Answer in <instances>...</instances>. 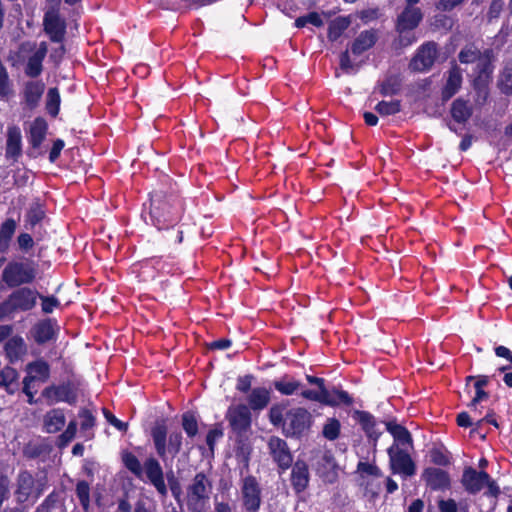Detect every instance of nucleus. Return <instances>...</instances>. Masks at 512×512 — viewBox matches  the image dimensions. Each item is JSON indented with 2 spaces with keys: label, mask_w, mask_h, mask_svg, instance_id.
Segmentation results:
<instances>
[{
  "label": "nucleus",
  "mask_w": 512,
  "mask_h": 512,
  "mask_svg": "<svg viewBox=\"0 0 512 512\" xmlns=\"http://www.w3.org/2000/svg\"><path fill=\"white\" fill-rule=\"evenodd\" d=\"M60 108V94L57 88H50L47 93V110L51 116H57Z\"/></svg>",
  "instance_id": "53"
},
{
  "label": "nucleus",
  "mask_w": 512,
  "mask_h": 512,
  "mask_svg": "<svg viewBox=\"0 0 512 512\" xmlns=\"http://www.w3.org/2000/svg\"><path fill=\"white\" fill-rule=\"evenodd\" d=\"M149 435L157 456L164 463L169 457L171 460L176 458L182 450L183 435L178 430L168 433L166 418L156 419L150 427Z\"/></svg>",
  "instance_id": "5"
},
{
  "label": "nucleus",
  "mask_w": 512,
  "mask_h": 512,
  "mask_svg": "<svg viewBox=\"0 0 512 512\" xmlns=\"http://www.w3.org/2000/svg\"><path fill=\"white\" fill-rule=\"evenodd\" d=\"M12 292L0 302V322L13 319L17 313L33 310L40 293L29 286L12 288Z\"/></svg>",
  "instance_id": "8"
},
{
  "label": "nucleus",
  "mask_w": 512,
  "mask_h": 512,
  "mask_svg": "<svg viewBox=\"0 0 512 512\" xmlns=\"http://www.w3.org/2000/svg\"><path fill=\"white\" fill-rule=\"evenodd\" d=\"M289 401L274 403L268 412L269 422L281 428L286 437L301 439L312 427L313 416L304 407H293L287 410Z\"/></svg>",
  "instance_id": "3"
},
{
  "label": "nucleus",
  "mask_w": 512,
  "mask_h": 512,
  "mask_svg": "<svg viewBox=\"0 0 512 512\" xmlns=\"http://www.w3.org/2000/svg\"><path fill=\"white\" fill-rule=\"evenodd\" d=\"M80 387V380L68 379L59 384L53 383L46 386L41 392V397L50 406L60 402L75 406L78 401Z\"/></svg>",
  "instance_id": "9"
},
{
  "label": "nucleus",
  "mask_w": 512,
  "mask_h": 512,
  "mask_svg": "<svg viewBox=\"0 0 512 512\" xmlns=\"http://www.w3.org/2000/svg\"><path fill=\"white\" fill-rule=\"evenodd\" d=\"M44 217L45 212L43 211L40 204L35 203L31 205L25 215V227L27 229H33L43 220Z\"/></svg>",
  "instance_id": "46"
},
{
  "label": "nucleus",
  "mask_w": 512,
  "mask_h": 512,
  "mask_svg": "<svg viewBox=\"0 0 512 512\" xmlns=\"http://www.w3.org/2000/svg\"><path fill=\"white\" fill-rule=\"evenodd\" d=\"M253 379H254V376L252 374H246L244 376H239L237 378V382H236V390L241 393H244V394L250 392L252 390L251 385H252Z\"/></svg>",
  "instance_id": "63"
},
{
  "label": "nucleus",
  "mask_w": 512,
  "mask_h": 512,
  "mask_svg": "<svg viewBox=\"0 0 512 512\" xmlns=\"http://www.w3.org/2000/svg\"><path fill=\"white\" fill-rule=\"evenodd\" d=\"M165 234L163 235L168 246H177L183 242L184 231L181 229V226L178 224L174 231L170 234L167 231H163Z\"/></svg>",
  "instance_id": "58"
},
{
  "label": "nucleus",
  "mask_w": 512,
  "mask_h": 512,
  "mask_svg": "<svg viewBox=\"0 0 512 512\" xmlns=\"http://www.w3.org/2000/svg\"><path fill=\"white\" fill-rule=\"evenodd\" d=\"M45 85L42 81H29L25 84L24 87V100L26 104L33 108L39 102L43 92Z\"/></svg>",
  "instance_id": "39"
},
{
  "label": "nucleus",
  "mask_w": 512,
  "mask_h": 512,
  "mask_svg": "<svg viewBox=\"0 0 512 512\" xmlns=\"http://www.w3.org/2000/svg\"><path fill=\"white\" fill-rule=\"evenodd\" d=\"M267 445L269 454L276 463L279 472L287 471L293 464V455L287 442L278 436H271Z\"/></svg>",
  "instance_id": "16"
},
{
  "label": "nucleus",
  "mask_w": 512,
  "mask_h": 512,
  "mask_svg": "<svg viewBox=\"0 0 512 512\" xmlns=\"http://www.w3.org/2000/svg\"><path fill=\"white\" fill-rule=\"evenodd\" d=\"M18 371L7 365L0 370V387L12 395L18 390Z\"/></svg>",
  "instance_id": "37"
},
{
  "label": "nucleus",
  "mask_w": 512,
  "mask_h": 512,
  "mask_svg": "<svg viewBox=\"0 0 512 512\" xmlns=\"http://www.w3.org/2000/svg\"><path fill=\"white\" fill-rule=\"evenodd\" d=\"M422 18L421 10L416 7H405L398 15L395 28L399 34L396 40L399 47H407L416 42L417 39L412 31L419 25Z\"/></svg>",
  "instance_id": "10"
},
{
  "label": "nucleus",
  "mask_w": 512,
  "mask_h": 512,
  "mask_svg": "<svg viewBox=\"0 0 512 512\" xmlns=\"http://www.w3.org/2000/svg\"><path fill=\"white\" fill-rule=\"evenodd\" d=\"M389 466L393 474L412 477L416 473V464L411 455L404 449L392 445L387 449Z\"/></svg>",
  "instance_id": "14"
},
{
  "label": "nucleus",
  "mask_w": 512,
  "mask_h": 512,
  "mask_svg": "<svg viewBox=\"0 0 512 512\" xmlns=\"http://www.w3.org/2000/svg\"><path fill=\"white\" fill-rule=\"evenodd\" d=\"M379 39L377 29H367L361 31L350 44V51L355 56H360L374 47Z\"/></svg>",
  "instance_id": "23"
},
{
  "label": "nucleus",
  "mask_w": 512,
  "mask_h": 512,
  "mask_svg": "<svg viewBox=\"0 0 512 512\" xmlns=\"http://www.w3.org/2000/svg\"><path fill=\"white\" fill-rule=\"evenodd\" d=\"M312 467L325 484H334L339 478V465L330 449L318 451L313 456Z\"/></svg>",
  "instance_id": "11"
},
{
  "label": "nucleus",
  "mask_w": 512,
  "mask_h": 512,
  "mask_svg": "<svg viewBox=\"0 0 512 512\" xmlns=\"http://www.w3.org/2000/svg\"><path fill=\"white\" fill-rule=\"evenodd\" d=\"M226 419L233 433L239 437H242L251 429L252 414L246 404L229 407Z\"/></svg>",
  "instance_id": "15"
},
{
  "label": "nucleus",
  "mask_w": 512,
  "mask_h": 512,
  "mask_svg": "<svg viewBox=\"0 0 512 512\" xmlns=\"http://www.w3.org/2000/svg\"><path fill=\"white\" fill-rule=\"evenodd\" d=\"M78 416L81 419L80 428L82 431H87L95 426L96 418L89 409L81 408L78 412Z\"/></svg>",
  "instance_id": "56"
},
{
  "label": "nucleus",
  "mask_w": 512,
  "mask_h": 512,
  "mask_svg": "<svg viewBox=\"0 0 512 512\" xmlns=\"http://www.w3.org/2000/svg\"><path fill=\"white\" fill-rule=\"evenodd\" d=\"M181 426L188 438L193 439L199 433L198 420L193 411H186L181 416Z\"/></svg>",
  "instance_id": "43"
},
{
  "label": "nucleus",
  "mask_w": 512,
  "mask_h": 512,
  "mask_svg": "<svg viewBox=\"0 0 512 512\" xmlns=\"http://www.w3.org/2000/svg\"><path fill=\"white\" fill-rule=\"evenodd\" d=\"M351 19L349 16H339L332 20L328 26L327 37L330 41L338 40L349 28Z\"/></svg>",
  "instance_id": "40"
},
{
  "label": "nucleus",
  "mask_w": 512,
  "mask_h": 512,
  "mask_svg": "<svg viewBox=\"0 0 512 512\" xmlns=\"http://www.w3.org/2000/svg\"><path fill=\"white\" fill-rule=\"evenodd\" d=\"M385 425L386 430L393 436L395 442L412 447V435L405 426L398 424L395 421H388Z\"/></svg>",
  "instance_id": "38"
},
{
  "label": "nucleus",
  "mask_w": 512,
  "mask_h": 512,
  "mask_svg": "<svg viewBox=\"0 0 512 512\" xmlns=\"http://www.w3.org/2000/svg\"><path fill=\"white\" fill-rule=\"evenodd\" d=\"M472 112L473 110L469 102L462 98L454 100L450 109L453 121L461 125H464L470 119Z\"/></svg>",
  "instance_id": "34"
},
{
  "label": "nucleus",
  "mask_w": 512,
  "mask_h": 512,
  "mask_svg": "<svg viewBox=\"0 0 512 512\" xmlns=\"http://www.w3.org/2000/svg\"><path fill=\"white\" fill-rule=\"evenodd\" d=\"M52 447L44 442H29L23 447V456L28 460H35L50 454Z\"/></svg>",
  "instance_id": "41"
},
{
  "label": "nucleus",
  "mask_w": 512,
  "mask_h": 512,
  "mask_svg": "<svg viewBox=\"0 0 512 512\" xmlns=\"http://www.w3.org/2000/svg\"><path fill=\"white\" fill-rule=\"evenodd\" d=\"M421 479L431 491L445 492L451 489L450 474L439 467H427L423 470Z\"/></svg>",
  "instance_id": "18"
},
{
  "label": "nucleus",
  "mask_w": 512,
  "mask_h": 512,
  "mask_svg": "<svg viewBox=\"0 0 512 512\" xmlns=\"http://www.w3.org/2000/svg\"><path fill=\"white\" fill-rule=\"evenodd\" d=\"M307 24H311L315 27H322L324 22L322 17L317 12H309L307 15L300 16L295 20L294 25L297 28H303Z\"/></svg>",
  "instance_id": "52"
},
{
  "label": "nucleus",
  "mask_w": 512,
  "mask_h": 512,
  "mask_svg": "<svg viewBox=\"0 0 512 512\" xmlns=\"http://www.w3.org/2000/svg\"><path fill=\"white\" fill-rule=\"evenodd\" d=\"M34 477L28 470L20 471L17 477V486L15 490L16 501L23 504L28 501L34 488Z\"/></svg>",
  "instance_id": "29"
},
{
  "label": "nucleus",
  "mask_w": 512,
  "mask_h": 512,
  "mask_svg": "<svg viewBox=\"0 0 512 512\" xmlns=\"http://www.w3.org/2000/svg\"><path fill=\"white\" fill-rule=\"evenodd\" d=\"M22 154V133L19 126L8 125L6 132V157L18 158Z\"/></svg>",
  "instance_id": "27"
},
{
  "label": "nucleus",
  "mask_w": 512,
  "mask_h": 512,
  "mask_svg": "<svg viewBox=\"0 0 512 512\" xmlns=\"http://www.w3.org/2000/svg\"><path fill=\"white\" fill-rule=\"evenodd\" d=\"M353 418L359 423L367 438L372 440L374 446H376L378 439L382 435V431L377 428L375 417L368 411L355 410Z\"/></svg>",
  "instance_id": "24"
},
{
  "label": "nucleus",
  "mask_w": 512,
  "mask_h": 512,
  "mask_svg": "<svg viewBox=\"0 0 512 512\" xmlns=\"http://www.w3.org/2000/svg\"><path fill=\"white\" fill-rule=\"evenodd\" d=\"M16 229L17 222L13 218H6L0 224V253L4 254L8 252Z\"/></svg>",
  "instance_id": "35"
},
{
  "label": "nucleus",
  "mask_w": 512,
  "mask_h": 512,
  "mask_svg": "<svg viewBox=\"0 0 512 512\" xmlns=\"http://www.w3.org/2000/svg\"><path fill=\"white\" fill-rule=\"evenodd\" d=\"M76 495L79 499L80 505L84 511L90 507V485L85 480H80L76 484Z\"/></svg>",
  "instance_id": "50"
},
{
  "label": "nucleus",
  "mask_w": 512,
  "mask_h": 512,
  "mask_svg": "<svg viewBox=\"0 0 512 512\" xmlns=\"http://www.w3.org/2000/svg\"><path fill=\"white\" fill-rule=\"evenodd\" d=\"M44 31L54 43L63 42L66 34V22L59 13V8L47 10L43 18Z\"/></svg>",
  "instance_id": "17"
},
{
  "label": "nucleus",
  "mask_w": 512,
  "mask_h": 512,
  "mask_svg": "<svg viewBox=\"0 0 512 512\" xmlns=\"http://www.w3.org/2000/svg\"><path fill=\"white\" fill-rule=\"evenodd\" d=\"M60 495L56 490L49 493L42 503L35 509V512H52L59 502Z\"/></svg>",
  "instance_id": "55"
},
{
  "label": "nucleus",
  "mask_w": 512,
  "mask_h": 512,
  "mask_svg": "<svg viewBox=\"0 0 512 512\" xmlns=\"http://www.w3.org/2000/svg\"><path fill=\"white\" fill-rule=\"evenodd\" d=\"M489 480V474L484 471H477L469 466L463 470L461 483L469 494H477L485 486V482Z\"/></svg>",
  "instance_id": "21"
},
{
  "label": "nucleus",
  "mask_w": 512,
  "mask_h": 512,
  "mask_svg": "<svg viewBox=\"0 0 512 512\" xmlns=\"http://www.w3.org/2000/svg\"><path fill=\"white\" fill-rule=\"evenodd\" d=\"M77 432L76 420H70L66 429L57 437L56 445L58 448L63 449L75 438Z\"/></svg>",
  "instance_id": "49"
},
{
  "label": "nucleus",
  "mask_w": 512,
  "mask_h": 512,
  "mask_svg": "<svg viewBox=\"0 0 512 512\" xmlns=\"http://www.w3.org/2000/svg\"><path fill=\"white\" fill-rule=\"evenodd\" d=\"M66 424L64 409L52 408L43 416V431L48 434L60 432Z\"/></svg>",
  "instance_id": "28"
},
{
  "label": "nucleus",
  "mask_w": 512,
  "mask_h": 512,
  "mask_svg": "<svg viewBox=\"0 0 512 512\" xmlns=\"http://www.w3.org/2000/svg\"><path fill=\"white\" fill-rule=\"evenodd\" d=\"M25 372L26 376L32 377L34 381L45 383L50 378L51 367L46 360L38 358L26 364Z\"/></svg>",
  "instance_id": "31"
},
{
  "label": "nucleus",
  "mask_w": 512,
  "mask_h": 512,
  "mask_svg": "<svg viewBox=\"0 0 512 512\" xmlns=\"http://www.w3.org/2000/svg\"><path fill=\"white\" fill-rule=\"evenodd\" d=\"M458 59L462 64L476 63L473 70L472 86L476 92V102L481 105L486 103L494 71L492 50L486 49L484 52H481L473 44L466 45L460 50Z\"/></svg>",
  "instance_id": "2"
},
{
  "label": "nucleus",
  "mask_w": 512,
  "mask_h": 512,
  "mask_svg": "<svg viewBox=\"0 0 512 512\" xmlns=\"http://www.w3.org/2000/svg\"><path fill=\"white\" fill-rule=\"evenodd\" d=\"M436 57L437 45L434 42H427L418 48L409 64V68L415 72L427 71L433 66Z\"/></svg>",
  "instance_id": "19"
},
{
  "label": "nucleus",
  "mask_w": 512,
  "mask_h": 512,
  "mask_svg": "<svg viewBox=\"0 0 512 512\" xmlns=\"http://www.w3.org/2000/svg\"><path fill=\"white\" fill-rule=\"evenodd\" d=\"M401 78L398 75L387 76L380 84V93L383 96H392L399 93L401 89Z\"/></svg>",
  "instance_id": "44"
},
{
  "label": "nucleus",
  "mask_w": 512,
  "mask_h": 512,
  "mask_svg": "<svg viewBox=\"0 0 512 512\" xmlns=\"http://www.w3.org/2000/svg\"><path fill=\"white\" fill-rule=\"evenodd\" d=\"M305 378L309 384L317 386L318 389L302 390L299 394L302 398L329 407H338L340 405L349 407L353 404V397L347 391L336 386L328 389L324 378L309 374Z\"/></svg>",
  "instance_id": "6"
},
{
  "label": "nucleus",
  "mask_w": 512,
  "mask_h": 512,
  "mask_svg": "<svg viewBox=\"0 0 512 512\" xmlns=\"http://www.w3.org/2000/svg\"><path fill=\"white\" fill-rule=\"evenodd\" d=\"M212 488V480L208 475L203 471L197 472L192 478L191 483L186 487L188 507L195 508L207 501Z\"/></svg>",
  "instance_id": "12"
},
{
  "label": "nucleus",
  "mask_w": 512,
  "mask_h": 512,
  "mask_svg": "<svg viewBox=\"0 0 512 512\" xmlns=\"http://www.w3.org/2000/svg\"><path fill=\"white\" fill-rule=\"evenodd\" d=\"M186 210L185 198L176 181L160 171L157 185L149 193V223L169 234L180 223Z\"/></svg>",
  "instance_id": "1"
},
{
  "label": "nucleus",
  "mask_w": 512,
  "mask_h": 512,
  "mask_svg": "<svg viewBox=\"0 0 512 512\" xmlns=\"http://www.w3.org/2000/svg\"><path fill=\"white\" fill-rule=\"evenodd\" d=\"M356 471L361 475L366 474L377 478L382 477L381 469L374 463L359 461Z\"/></svg>",
  "instance_id": "57"
},
{
  "label": "nucleus",
  "mask_w": 512,
  "mask_h": 512,
  "mask_svg": "<svg viewBox=\"0 0 512 512\" xmlns=\"http://www.w3.org/2000/svg\"><path fill=\"white\" fill-rule=\"evenodd\" d=\"M262 504V488L254 475L241 479V505L245 512H258Z\"/></svg>",
  "instance_id": "13"
},
{
  "label": "nucleus",
  "mask_w": 512,
  "mask_h": 512,
  "mask_svg": "<svg viewBox=\"0 0 512 512\" xmlns=\"http://www.w3.org/2000/svg\"><path fill=\"white\" fill-rule=\"evenodd\" d=\"M39 265L26 257L9 260L3 268L0 283L8 288L24 287L34 283L38 276Z\"/></svg>",
  "instance_id": "7"
},
{
  "label": "nucleus",
  "mask_w": 512,
  "mask_h": 512,
  "mask_svg": "<svg viewBox=\"0 0 512 512\" xmlns=\"http://www.w3.org/2000/svg\"><path fill=\"white\" fill-rule=\"evenodd\" d=\"M290 468H292L290 476L291 486L296 494H300L309 486V466L304 460L297 459Z\"/></svg>",
  "instance_id": "22"
},
{
  "label": "nucleus",
  "mask_w": 512,
  "mask_h": 512,
  "mask_svg": "<svg viewBox=\"0 0 512 512\" xmlns=\"http://www.w3.org/2000/svg\"><path fill=\"white\" fill-rule=\"evenodd\" d=\"M438 509L440 512H458V506L454 499H440L438 501Z\"/></svg>",
  "instance_id": "64"
},
{
  "label": "nucleus",
  "mask_w": 512,
  "mask_h": 512,
  "mask_svg": "<svg viewBox=\"0 0 512 512\" xmlns=\"http://www.w3.org/2000/svg\"><path fill=\"white\" fill-rule=\"evenodd\" d=\"M27 352V344L20 335L11 336L4 344V354L10 364L22 360Z\"/></svg>",
  "instance_id": "25"
},
{
  "label": "nucleus",
  "mask_w": 512,
  "mask_h": 512,
  "mask_svg": "<svg viewBox=\"0 0 512 512\" xmlns=\"http://www.w3.org/2000/svg\"><path fill=\"white\" fill-rule=\"evenodd\" d=\"M341 433V423L335 417L327 418L322 428V435L329 441H334L339 438Z\"/></svg>",
  "instance_id": "47"
},
{
  "label": "nucleus",
  "mask_w": 512,
  "mask_h": 512,
  "mask_svg": "<svg viewBox=\"0 0 512 512\" xmlns=\"http://www.w3.org/2000/svg\"><path fill=\"white\" fill-rule=\"evenodd\" d=\"M47 54V45L42 42L39 48L28 58L25 65V74L28 77L36 78L43 71V61Z\"/></svg>",
  "instance_id": "30"
},
{
  "label": "nucleus",
  "mask_w": 512,
  "mask_h": 512,
  "mask_svg": "<svg viewBox=\"0 0 512 512\" xmlns=\"http://www.w3.org/2000/svg\"><path fill=\"white\" fill-rule=\"evenodd\" d=\"M375 110L382 116L395 115L401 110V102L399 100L380 101Z\"/></svg>",
  "instance_id": "51"
},
{
  "label": "nucleus",
  "mask_w": 512,
  "mask_h": 512,
  "mask_svg": "<svg viewBox=\"0 0 512 512\" xmlns=\"http://www.w3.org/2000/svg\"><path fill=\"white\" fill-rule=\"evenodd\" d=\"M58 333L59 326L54 318L42 319L31 329L32 337L37 345H44L50 341H55Z\"/></svg>",
  "instance_id": "20"
},
{
  "label": "nucleus",
  "mask_w": 512,
  "mask_h": 512,
  "mask_svg": "<svg viewBox=\"0 0 512 512\" xmlns=\"http://www.w3.org/2000/svg\"><path fill=\"white\" fill-rule=\"evenodd\" d=\"M272 385L275 390L283 396L294 395L302 387L300 381L288 374L283 375L280 379L274 380Z\"/></svg>",
  "instance_id": "36"
},
{
  "label": "nucleus",
  "mask_w": 512,
  "mask_h": 512,
  "mask_svg": "<svg viewBox=\"0 0 512 512\" xmlns=\"http://www.w3.org/2000/svg\"><path fill=\"white\" fill-rule=\"evenodd\" d=\"M123 466L136 478L142 479L146 475L148 482L156 489L158 494L167 496L168 489L165 483L163 468L157 458L149 456L143 465L138 457L131 451L125 449L121 452Z\"/></svg>",
  "instance_id": "4"
},
{
  "label": "nucleus",
  "mask_w": 512,
  "mask_h": 512,
  "mask_svg": "<svg viewBox=\"0 0 512 512\" xmlns=\"http://www.w3.org/2000/svg\"><path fill=\"white\" fill-rule=\"evenodd\" d=\"M339 66L342 71L345 73H352L357 70L356 65L353 63V61L350 58L349 50H346L341 53L340 59H339Z\"/></svg>",
  "instance_id": "62"
},
{
  "label": "nucleus",
  "mask_w": 512,
  "mask_h": 512,
  "mask_svg": "<svg viewBox=\"0 0 512 512\" xmlns=\"http://www.w3.org/2000/svg\"><path fill=\"white\" fill-rule=\"evenodd\" d=\"M103 415L107 422L114 426L120 432H126L128 430V423L119 420L110 410L103 408Z\"/></svg>",
  "instance_id": "61"
},
{
  "label": "nucleus",
  "mask_w": 512,
  "mask_h": 512,
  "mask_svg": "<svg viewBox=\"0 0 512 512\" xmlns=\"http://www.w3.org/2000/svg\"><path fill=\"white\" fill-rule=\"evenodd\" d=\"M33 237L26 232H22L17 236V245L19 251L22 253H28L34 247Z\"/></svg>",
  "instance_id": "60"
},
{
  "label": "nucleus",
  "mask_w": 512,
  "mask_h": 512,
  "mask_svg": "<svg viewBox=\"0 0 512 512\" xmlns=\"http://www.w3.org/2000/svg\"><path fill=\"white\" fill-rule=\"evenodd\" d=\"M24 162H12L13 168L10 172L13 173L14 184L17 186H25L31 178L32 171L24 167Z\"/></svg>",
  "instance_id": "45"
},
{
  "label": "nucleus",
  "mask_w": 512,
  "mask_h": 512,
  "mask_svg": "<svg viewBox=\"0 0 512 512\" xmlns=\"http://www.w3.org/2000/svg\"><path fill=\"white\" fill-rule=\"evenodd\" d=\"M38 299H41V309L42 312L45 314L52 313L55 308H58L60 306V301L53 295L44 296L40 294Z\"/></svg>",
  "instance_id": "59"
},
{
  "label": "nucleus",
  "mask_w": 512,
  "mask_h": 512,
  "mask_svg": "<svg viewBox=\"0 0 512 512\" xmlns=\"http://www.w3.org/2000/svg\"><path fill=\"white\" fill-rule=\"evenodd\" d=\"M430 462L436 466L446 467L451 464L449 452L442 447H433L429 451Z\"/></svg>",
  "instance_id": "48"
},
{
  "label": "nucleus",
  "mask_w": 512,
  "mask_h": 512,
  "mask_svg": "<svg viewBox=\"0 0 512 512\" xmlns=\"http://www.w3.org/2000/svg\"><path fill=\"white\" fill-rule=\"evenodd\" d=\"M224 435L223 427L221 423H216L212 429H210L206 434V444L211 451L214 453L216 442L218 439L222 438Z\"/></svg>",
  "instance_id": "54"
},
{
  "label": "nucleus",
  "mask_w": 512,
  "mask_h": 512,
  "mask_svg": "<svg viewBox=\"0 0 512 512\" xmlns=\"http://www.w3.org/2000/svg\"><path fill=\"white\" fill-rule=\"evenodd\" d=\"M462 71L457 64H453L447 72V78L441 90V98L443 101L451 99L462 86Z\"/></svg>",
  "instance_id": "26"
},
{
  "label": "nucleus",
  "mask_w": 512,
  "mask_h": 512,
  "mask_svg": "<svg viewBox=\"0 0 512 512\" xmlns=\"http://www.w3.org/2000/svg\"><path fill=\"white\" fill-rule=\"evenodd\" d=\"M271 401V391L265 387L253 388L247 396L249 410L262 411Z\"/></svg>",
  "instance_id": "32"
},
{
  "label": "nucleus",
  "mask_w": 512,
  "mask_h": 512,
  "mask_svg": "<svg viewBox=\"0 0 512 512\" xmlns=\"http://www.w3.org/2000/svg\"><path fill=\"white\" fill-rule=\"evenodd\" d=\"M498 88L505 95H512V60L504 63L498 79Z\"/></svg>",
  "instance_id": "42"
},
{
  "label": "nucleus",
  "mask_w": 512,
  "mask_h": 512,
  "mask_svg": "<svg viewBox=\"0 0 512 512\" xmlns=\"http://www.w3.org/2000/svg\"><path fill=\"white\" fill-rule=\"evenodd\" d=\"M47 129V122L43 118L37 117L32 121L28 132V141L32 148H40L45 140Z\"/></svg>",
  "instance_id": "33"
}]
</instances>
